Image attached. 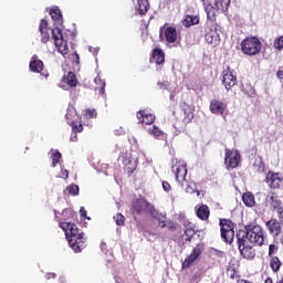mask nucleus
<instances>
[{
	"instance_id": "obj_1",
	"label": "nucleus",
	"mask_w": 283,
	"mask_h": 283,
	"mask_svg": "<svg viewBox=\"0 0 283 283\" xmlns=\"http://www.w3.org/2000/svg\"><path fill=\"white\" fill-rule=\"evenodd\" d=\"M245 231L237 233V244L239 253L245 260H253L255 258L254 247H264L266 235L262 227L250 223L244 227Z\"/></svg>"
},
{
	"instance_id": "obj_2",
	"label": "nucleus",
	"mask_w": 283,
	"mask_h": 283,
	"mask_svg": "<svg viewBox=\"0 0 283 283\" xmlns=\"http://www.w3.org/2000/svg\"><path fill=\"white\" fill-rule=\"evenodd\" d=\"M59 227L65 232L71 249L75 253H81L85 249V232L72 222H60Z\"/></svg>"
},
{
	"instance_id": "obj_3",
	"label": "nucleus",
	"mask_w": 283,
	"mask_h": 283,
	"mask_svg": "<svg viewBox=\"0 0 283 283\" xmlns=\"http://www.w3.org/2000/svg\"><path fill=\"white\" fill-rule=\"evenodd\" d=\"M200 1L205 8L207 19L209 21H216L218 10H221V12H228L229 7L231 6V0H214L213 4H211L209 0H200Z\"/></svg>"
},
{
	"instance_id": "obj_4",
	"label": "nucleus",
	"mask_w": 283,
	"mask_h": 283,
	"mask_svg": "<svg viewBox=\"0 0 283 283\" xmlns=\"http://www.w3.org/2000/svg\"><path fill=\"white\" fill-rule=\"evenodd\" d=\"M241 51L247 56H258L262 52V41L258 36H248L241 42Z\"/></svg>"
},
{
	"instance_id": "obj_5",
	"label": "nucleus",
	"mask_w": 283,
	"mask_h": 283,
	"mask_svg": "<svg viewBox=\"0 0 283 283\" xmlns=\"http://www.w3.org/2000/svg\"><path fill=\"white\" fill-rule=\"evenodd\" d=\"M221 238L226 244H232L235 238V223L230 219H220L219 221Z\"/></svg>"
},
{
	"instance_id": "obj_6",
	"label": "nucleus",
	"mask_w": 283,
	"mask_h": 283,
	"mask_svg": "<svg viewBox=\"0 0 283 283\" xmlns=\"http://www.w3.org/2000/svg\"><path fill=\"white\" fill-rule=\"evenodd\" d=\"M159 40L163 43H167L168 45L177 43L178 42V30L176 29V27H169L167 24H164L159 29Z\"/></svg>"
},
{
	"instance_id": "obj_7",
	"label": "nucleus",
	"mask_w": 283,
	"mask_h": 283,
	"mask_svg": "<svg viewBox=\"0 0 283 283\" xmlns=\"http://www.w3.org/2000/svg\"><path fill=\"white\" fill-rule=\"evenodd\" d=\"M52 39L54 41V45H55L57 52H60V54H62V56H65V54L70 53V48L67 46V41H65V39H63V30H61L60 28L52 29Z\"/></svg>"
},
{
	"instance_id": "obj_8",
	"label": "nucleus",
	"mask_w": 283,
	"mask_h": 283,
	"mask_svg": "<svg viewBox=\"0 0 283 283\" xmlns=\"http://www.w3.org/2000/svg\"><path fill=\"white\" fill-rule=\"evenodd\" d=\"M180 111H181V129H185V127H187V125H189V123H191V120H193L195 116H196V106L187 104V102H181L180 104Z\"/></svg>"
},
{
	"instance_id": "obj_9",
	"label": "nucleus",
	"mask_w": 283,
	"mask_h": 283,
	"mask_svg": "<svg viewBox=\"0 0 283 283\" xmlns=\"http://www.w3.org/2000/svg\"><path fill=\"white\" fill-rule=\"evenodd\" d=\"M240 160H241V156L238 150H233L229 148L224 149V165L228 171L238 169L240 165Z\"/></svg>"
},
{
	"instance_id": "obj_10",
	"label": "nucleus",
	"mask_w": 283,
	"mask_h": 283,
	"mask_svg": "<svg viewBox=\"0 0 283 283\" xmlns=\"http://www.w3.org/2000/svg\"><path fill=\"white\" fill-rule=\"evenodd\" d=\"M265 227L269 229L271 235L275 238L276 242L283 244V222L277 221V219H271L265 222Z\"/></svg>"
},
{
	"instance_id": "obj_11",
	"label": "nucleus",
	"mask_w": 283,
	"mask_h": 283,
	"mask_svg": "<svg viewBox=\"0 0 283 283\" xmlns=\"http://www.w3.org/2000/svg\"><path fill=\"white\" fill-rule=\"evenodd\" d=\"M133 211H135V213H151L154 218H158L156 217V213L158 212L154 206L143 198L136 199L133 202Z\"/></svg>"
},
{
	"instance_id": "obj_12",
	"label": "nucleus",
	"mask_w": 283,
	"mask_h": 283,
	"mask_svg": "<svg viewBox=\"0 0 283 283\" xmlns=\"http://www.w3.org/2000/svg\"><path fill=\"white\" fill-rule=\"evenodd\" d=\"M172 172L176 176L177 182H185L187 178V163L182 159H172Z\"/></svg>"
},
{
	"instance_id": "obj_13",
	"label": "nucleus",
	"mask_w": 283,
	"mask_h": 283,
	"mask_svg": "<svg viewBox=\"0 0 283 283\" xmlns=\"http://www.w3.org/2000/svg\"><path fill=\"white\" fill-rule=\"evenodd\" d=\"M222 85L229 92V90H233L235 85H238V76L233 74V70L231 66H227L222 71Z\"/></svg>"
},
{
	"instance_id": "obj_14",
	"label": "nucleus",
	"mask_w": 283,
	"mask_h": 283,
	"mask_svg": "<svg viewBox=\"0 0 283 283\" xmlns=\"http://www.w3.org/2000/svg\"><path fill=\"white\" fill-rule=\"evenodd\" d=\"M205 251V244L199 243L193 249L190 255H188L185 261L181 264V269H189L200 255H202V252Z\"/></svg>"
},
{
	"instance_id": "obj_15",
	"label": "nucleus",
	"mask_w": 283,
	"mask_h": 283,
	"mask_svg": "<svg viewBox=\"0 0 283 283\" xmlns=\"http://www.w3.org/2000/svg\"><path fill=\"white\" fill-rule=\"evenodd\" d=\"M118 160H122L123 165H125V169L128 176H132L134 171H136V160L132 158V153L123 150L118 157Z\"/></svg>"
},
{
	"instance_id": "obj_16",
	"label": "nucleus",
	"mask_w": 283,
	"mask_h": 283,
	"mask_svg": "<svg viewBox=\"0 0 283 283\" xmlns=\"http://www.w3.org/2000/svg\"><path fill=\"white\" fill-rule=\"evenodd\" d=\"M265 182L270 189H280L282 187L283 176L281 172L268 171Z\"/></svg>"
},
{
	"instance_id": "obj_17",
	"label": "nucleus",
	"mask_w": 283,
	"mask_h": 283,
	"mask_svg": "<svg viewBox=\"0 0 283 283\" xmlns=\"http://www.w3.org/2000/svg\"><path fill=\"white\" fill-rule=\"evenodd\" d=\"M43 66H44L43 61L39 60L38 55H33L29 64L30 72H35L41 76H43L44 78H48V76H50V73H48V71H44Z\"/></svg>"
},
{
	"instance_id": "obj_18",
	"label": "nucleus",
	"mask_w": 283,
	"mask_h": 283,
	"mask_svg": "<svg viewBox=\"0 0 283 283\" xmlns=\"http://www.w3.org/2000/svg\"><path fill=\"white\" fill-rule=\"evenodd\" d=\"M210 112L216 116H224L228 112L227 103L220 99H212L210 102Z\"/></svg>"
},
{
	"instance_id": "obj_19",
	"label": "nucleus",
	"mask_w": 283,
	"mask_h": 283,
	"mask_svg": "<svg viewBox=\"0 0 283 283\" xmlns=\"http://www.w3.org/2000/svg\"><path fill=\"white\" fill-rule=\"evenodd\" d=\"M136 118L140 125H154L156 116L147 109H142L136 113Z\"/></svg>"
},
{
	"instance_id": "obj_20",
	"label": "nucleus",
	"mask_w": 283,
	"mask_h": 283,
	"mask_svg": "<svg viewBox=\"0 0 283 283\" xmlns=\"http://www.w3.org/2000/svg\"><path fill=\"white\" fill-rule=\"evenodd\" d=\"M48 25V20L42 19L40 21L39 32L41 34V43H48L50 41V28Z\"/></svg>"
},
{
	"instance_id": "obj_21",
	"label": "nucleus",
	"mask_w": 283,
	"mask_h": 283,
	"mask_svg": "<svg viewBox=\"0 0 283 283\" xmlns=\"http://www.w3.org/2000/svg\"><path fill=\"white\" fill-rule=\"evenodd\" d=\"M150 8L151 4L149 3V0H137V4L135 6V10L139 17H145Z\"/></svg>"
},
{
	"instance_id": "obj_22",
	"label": "nucleus",
	"mask_w": 283,
	"mask_h": 283,
	"mask_svg": "<svg viewBox=\"0 0 283 283\" xmlns=\"http://www.w3.org/2000/svg\"><path fill=\"white\" fill-rule=\"evenodd\" d=\"M196 216L199 218V220L207 221L209 220V216H211V210L209 209V206L201 205L196 207Z\"/></svg>"
},
{
	"instance_id": "obj_23",
	"label": "nucleus",
	"mask_w": 283,
	"mask_h": 283,
	"mask_svg": "<svg viewBox=\"0 0 283 283\" xmlns=\"http://www.w3.org/2000/svg\"><path fill=\"white\" fill-rule=\"evenodd\" d=\"M268 202H269L272 211H275L283 207L282 200H280V197H277V193H275V192L269 193Z\"/></svg>"
},
{
	"instance_id": "obj_24",
	"label": "nucleus",
	"mask_w": 283,
	"mask_h": 283,
	"mask_svg": "<svg viewBox=\"0 0 283 283\" xmlns=\"http://www.w3.org/2000/svg\"><path fill=\"white\" fill-rule=\"evenodd\" d=\"M184 232L186 235V242H191L193 235H196V226L190 221H185Z\"/></svg>"
},
{
	"instance_id": "obj_25",
	"label": "nucleus",
	"mask_w": 283,
	"mask_h": 283,
	"mask_svg": "<svg viewBox=\"0 0 283 283\" xmlns=\"http://www.w3.org/2000/svg\"><path fill=\"white\" fill-rule=\"evenodd\" d=\"M62 83H65L69 87H76L78 85L76 73L70 71L66 75H63Z\"/></svg>"
},
{
	"instance_id": "obj_26",
	"label": "nucleus",
	"mask_w": 283,
	"mask_h": 283,
	"mask_svg": "<svg viewBox=\"0 0 283 283\" xmlns=\"http://www.w3.org/2000/svg\"><path fill=\"white\" fill-rule=\"evenodd\" d=\"M205 40L210 44V45H218L220 43V35L218 32L211 30L208 33H206Z\"/></svg>"
},
{
	"instance_id": "obj_27",
	"label": "nucleus",
	"mask_w": 283,
	"mask_h": 283,
	"mask_svg": "<svg viewBox=\"0 0 283 283\" xmlns=\"http://www.w3.org/2000/svg\"><path fill=\"white\" fill-rule=\"evenodd\" d=\"M50 17L55 23L63 22V13H61V9H59V7H53L50 9Z\"/></svg>"
},
{
	"instance_id": "obj_28",
	"label": "nucleus",
	"mask_w": 283,
	"mask_h": 283,
	"mask_svg": "<svg viewBox=\"0 0 283 283\" xmlns=\"http://www.w3.org/2000/svg\"><path fill=\"white\" fill-rule=\"evenodd\" d=\"M94 83H95V92H99L101 96H105V86H106V83H105V80H103L101 77V75H97L95 78H94Z\"/></svg>"
},
{
	"instance_id": "obj_29",
	"label": "nucleus",
	"mask_w": 283,
	"mask_h": 283,
	"mask_svg": "<svg viewBox=\"0 0 283 283\" xmlns=\"http://www.w3.org/2000/svg\"><path fill=\"white\" fill-rule=\"evenodd\" d=\"M153 61H155L157 65H163V63H165V52H163L161 49H154Z\"/></svg>"
},
{
	"instance_id": "obj_30",
	"label": "nucleus",
	"mask_w": 283,
	"mask_h": 283,
	"mask_svg": "<svg viewBox=\"0 0 283 283\" xmlns=\"http://www.w3.org/2000/svg\"><path fill=\"white\" fill-rule=\"evenodd\" d=\"M253 168L255 169L256 174H264V171H266V166L264 165V160H262L261 156L254 159Z\"/></svg>"
},
{
	"instance_id": "obj_31",
	"label": "nucleus",
	"mask_w": 283,
	"mask_h": 283,
	"mask_svg": "<svg viewBox=\"0 0 283 283\" xmlns=\"http://www.w3.org/2000/svg\"><path fill=\"white\" fill-rule=\"evenodd\" d=\"M200 23V17L198 15H186L184 19L185 28H191V25H198Z\"/></svg>"
},
{
	"instance_id": "obj_32",
	"label": "nucleus",
	"mask_w": 283,
	"mask_h": 283,
	"mask_svg": "<svg viewBox=\"0 0 283 283\" xmlns=\"http://www.w3.org/2000/svg\"><path fill=\"white\" fill-rule=\"evenodd\" d=\"M242 200L245 207H255V197L251 192L243 193Z\"/></svg>"
},
{
	"instance_id": "obj_33",
	"label": "nucleus",
	"mask_w": 283,
	"mask_h": 283,
	"mask_svg": "<svg viewBox=\"0 0 283 283\" xmlns=\"http://www.w3.org/2000/svg\"><path fill=\"white\" fill-rule=\"evenodd\" d=\"M270 269H272L273 273H277V271H280V269H282V261H280V258L271 256Z\"/></svg>"
},
{
	"instance_id": "obj_34",
	"label": "nucleus",
	"mask_w": 283,
	"mask_h": 283,
	"mask_svg": "<svg viewBox=\"0 0 283 283\" xmlns=\"http://www.w3.org/2000/svg\"><path fill=\"white\" fill-rule=\"evenodd\" d=\"M69 125H71L72 132H73L74 134H81V132H83V124H82V123H78V120L69 122Z\"/></svg>"
},
{
	"instance_id": "obj_35",
	"label": "nucleus",
	"mask_w": 283,
	"mask_h": 283,
	"mask_svg": "<svg viewBox=\"0 0 283 283\" xmlns=\"http://www.w3.org/2000/svg\"><path fill=\"white\" fill-rule=\"evenodd\" d=\"M65 118H66V122H67V125H70V123H74L76 119V111H74L73 108H69L66 111V115H65Z\"/></svg>"
},
{
	"instance_id": "obj_36",
	"label": "nucleus",
	"mask_w": 283,
	"mask_h": 283,
	"mask_svg": "<svg viewBox=\"0 0 283 283\" xmlns=\"http://www.w3.org/2000/svg\"><path fill=\"white\" fill-rule=\"evenodd\" d=\"M69 196H78V186L77 185H70L66 188Z\"/></svg>"
},
{
	"instance_id": "obj_37",
	"label": "nucleus",
	"mask_w": 283,
	"mask_h": 283,
	"mask_svg": "<svg viewBox=\"0 0 283 283\" xmlns=\"http://www.w3.org/2000/svg\"><path fill=\"white\" fill-rule=\"evenodd\" d=\"M113 219L115 220L117 227H123V224H125V216L122 213H117L113 217Z\"/></svg>"
},
{
	"instance_id": "obj_38",
	"label": "nucleus",
	"mask_w": 283,
	"mask_h": 283,
	"mask_svg": "<svg viewBox=\"0 0 283 283\" xmlns=\"http://www.w3.org/2000/svg\"><path fill=\"white\" fill-rule=\"evenodd\" d=\"M273 48L275 50H283V35L276 38L274 41H273Z\"/></svg>"
},
{
	"instance_id": "obj_39",
	"label": "nucleus",
	"mask_w": 283,
	"mask_h": 283,
	"mask_svg": "<svg viewBox=\"0 0 283 283\" xmlns=\"http://www.w3.org/2000/svg\"><path fill=\"white\" fill-rule=\"evenodd\" d=\"M61 160V153L55 151L52 155V167H56L59 165V161Z\"/></svg>"
},
{
	"instance_id": "obj_40",
	"label": "nucleus",
	"mask_w": 283,
	"mask_h": 283,
	"mask_svg": "<svg viewBox=\"0 0 283 283\" xmlns=\"http://www.w3.org/2000/svg\"><path fill=\"white\" fill-rule=\"evenodd\" d=\"M150 134H153V136H156L157 138H160L164 133L160 130V128H158V126L154 125L150 129Z\"/></svg>"
},
{
	"instance_id": "obj_41",
	"label": "nucleus",
	"mask_w": 283,
	"mask_h": 283,
	"mask_svg": "<svg viewBox=\"0 0 283 283\" xmlns=\"http://www.w3.org/2000/svg\"><path fill=\"white\" fill-rule=\"evenodd\" d=\"M71 61L75 63V65H80L81 56H78V53L74 52L73 54H71Z\"/></svg>"
},
{
	"instance_id": "obj_42",
	"label": "nucleus",
	"mask_w": 283,
	"mask_h": 283,
	"mask_svg": "<svg viewBox=\"0 0 283 283\" xmlns=\"http://www.w3.org/2000/svg\"><path fill=\"white\" fill-rule=\"evenodd\" d=\"M86 118H96V109L88 108L85 111Z\"/></svg>"
},
{
	"instance_id": "obj_43",
	"label": "nucleus",
	"mask_w": 283,
	"mask_h": 283,
	"mask_svg": "<svg viewBox=\"0 0 283 283\" xmlns=\"http://www.w3.org/2000/svg\"><path fill=\"white\" fill-rule=\"evenodd\" d=\"M275 251H277V245L275 244H270L269 245V252H268V255L269 258H273V253H275Z\"/></svg>"
},
{
	"instance_id": "obj_44",
	"label": "nucleus",
	"mask_w": 283,
	"mask_h": 283,
	"mask_svg": "<svg viewBox=\"0 0 283 283\" xmlns=\"http://www.w3.org/2000/svg\"><path fill=\"white\" fill-rule=\"evenodd\" d=\"M274 211H276V213H277L279 221L283 222V206L281 208H277Z\"/></svg>"
},
{
	"instance_id": "obj_45",
	"label": "nucleus",
	"mask_w": 283,
	"mask_h": 283,
	"mask_svg": "<svg viewBox=\"0 0 283 283\" xmlns=\"http://www.w3.org/2000/svg\"><path fill=\"white\" fill-rule=\"evenodd\" d=\"M161 185H163L164 191H166V192L171 191V185L168 181H163Z\"/></svg>"
},
{
	"instance_id": "obj_46",
	"label": "nucleus",
	"mask_w": 283,
	"mask_h": 283,
	"mask_svg": "<svg viewBox=\"0 0 283 283\" xmlns=\"http://www.w3.org/2000/svg\"><path fill=\"white\" fill-rule=\"evenodd\" d=\"M80 216L81 218H84V220H90V218L87 217V210H85V208H81L80 209Z\"/></svg>"
},
{
	"instance_id": "obj_47",
	"label": "nucleus",
	"mask_w": 283,
	"mask_h": 283,
	"mask_svg": "<svg viewBox=\"0 0 283 283\" xmlns=\"http://www.w3.org/2000/svg\"><path fill=\"white\" fill-rule=\"evenodd\" d=\"M166 228L168 231H176V223H174V221H168Z\"/></svg>"
},
{
	"instance_id": "obj_48",
	"label": "nucleus",
	"mask_w": 283,
	"mask_h": 283,
	"mask_svg": "<svg viewBox=\"0 0 283 283\" xmlns=\"http://www.w3.org/2000/svg\"><path fill=\"white\" fill-rule=\"evenodd\" d=\"M200 277H201V274L200 273H195L192 275V277L190 279V282L193 283V282H200Z\"/></svg>"
},
{
	"instance_id": "obj_49",
	"label": "nucleus",
	"mask_w": 283,
	"mask_h": 283,
	"mask_svg": "<svg viewBox=\"0 0 283 283\" xmlns=\"http://www.w3.org/2000/svg\"><path fill=\"white\" fill-rule=\"evenodd\" d=\"M158 221H159V227H160V229L167 228V224H168V222H169V221H167V220H165V219H158Z\"/></svg>"
},
{
	"instance_id": "obj_50",
	"label": "nucleus",
	"mask_w": 283,
	"mask_h": 283,
	"mask_svg": "<svg viewBox=\"0 0 283 283\" xmlns=\"http://www.w3.org/2000/svg\"><path fill=\"white\" fill-rule=\"evenodd\" d=\"M46 280H55L56 279V273H46L45 275Z\"/></svg>"
},
{
	"instance_id": "obj_51",
	"label": "nucleus",
	"mask_w": 283,
	"mask_h": 283,
	"mask_svg": "<svg viewBox=\"0 0 283 283\" xmlns=\"http://www.w3.org/2000/svg\"><path fill=\"white\" fill-rule=\"evenodd\" d=\"M76 140H78V135H76V133L73 132V134L71 135V142L76 143Z\"/></svg>"
},
{
	"instance_id": "obj_52",
	"label": "nucleus",
	"mask_w": 283,
	"mask_h": 283,
	"mask_svg": "<svg viewBox=\"0 0 283 283\" xmlns=\"http://www.w3.org/2000/svg\"><path fill=\"white\" fill-rule=\"evenodd\" d=\"M276 76H277V78H281V80L283 78V69L282 67L279 69Z\"/></svg>"
},
{
	"instance_id": "obj_53",
	"label": "nucleus",
	"mask_w": 283,
	"mask_h": 283,
	"mask_svg": "<svg viewBox=\"0 0 283 283\" xmlns=\"http://www.w3.org/2000/svg\"><path fill=\"white\" fill-rule=\"evenodd\" d=\"M63 176L64 178H70V174L67 172V170H64Z\"/></svg>"
},
{
	"instance_id": "obj_54",
	"label": "nucleus",
	"mask_w": 283,
	"mask_h": 283,
	"mask_svg": "<svg viewBox=\"0 0 283 283\" xmlns=\"http://www.w3.org/2000/svg\"><path fill=\"white\" fill-rule=\"evenodd\" d=\"M178 123H180V119H177V122H176V124H175V125H176V126H178Z\"/></svg>"
},
{
	"instance_id": "obj_55",
	"label": "nucleus",
	"mask_w": 283,
	"mask_h": 283,
	"mask_svg": "<svg viewBox=\"0 0 283 283\" xmlns=\"http://www.w3.org/2000/svg\"><path fill=\"white\" fill-rule=\"evenodd\" d=\"M275 283H283V280H281V281H276Z\"/></svg>"
}]
</instances>
